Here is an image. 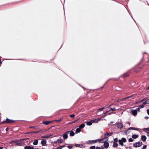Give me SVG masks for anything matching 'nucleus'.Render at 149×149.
<instances>
[{
  "instance_id": "obj_1",
  "label": "nucleus",
  "mask_w": 149,
  "mask_h": 149,
  "mask_svg": "<svg viewBox=\"0 0 149 149\" xmlns=\"http://www.w3.org/2000/svg\"><path fill=\"white\" fill-rule=\"evenodd\" d=\"M142 145V143L141 142H138L133 144V146L135 147H140Z\"/></svg>"
},
{
  "instance_id": "obj_2",
  "label": "nucleus",
  "mask_w": 149,
  "mask_h": 149,
  "mask_svg": "<svg viewBox=\"0 0 149 149\" xmlns=\"http://www.w3.org/2000/svg\"><path fill=\"white\" fill-rule=\"evenodd\" d=\"M97 142V140H89L86 142V143L88 144H94Z\"/></svg>"
},
{
  "instance_id": "obj_3",
  "label": "nucleus",
  "mask_w": 149,
  "mask_h": 149,
  "mask_svg": "<svg viewBox=\"0 0 149 149\" xmlns=\"http://www.w3.org/2000/svg\"><path fill=\"white\" fill-rule=\"evenodd\" d=\"M139 108H138L136 109V110H133L132 111V113L134 116H136L137 114V111H139Z\"/></svg>"
},
{
  "instance_id": "obj_4",
  "label": "nucleus",
  "mask_w": 149,
  "mask_h": 149,
  "mask_svg": "<svg viewBox=\"0 0 149 149\" xmlns=\"http://www.w3.org/2000/svg\"><path fill=\"white\" fill-rule=\"evenodd\" d=\"M70 131H68L65 132L63 135V137L64 139H66L68 138V134L70 132Z\"/></svg>"
},
{
  "instance_id": "obj_5",
  "label": "nucleus",
  "mask_w": 149,
  "mask_h": 149,
  "mask_svg": "<svg viewBox=\"0 0 149 149\" xmlns=\"http://www.w3.org/2000/svg\"><path fill=\"white\" fill-rule=\"evenodd\" d=\"M41 143L42 146H45L46 144V141L45 140L42 139L41 141Z\"/></svg>"
},
{
  "instance_id": "obj_6",
  "label": "nucleus",
  "mask_w": 149,
  "mask_h": 149,
  "mask_svg": "<svg viewBox=\"0 0 149 149\" xmlns=\"http://www.w3.org/2000/svg\"><path fill=\"white\" fill-rule=\"evenodd\" d=\"M75 146L76 147H80L81 148H83L84 147V146L83 144H77L75 145Z\"/></svg>"
},
{
  "instance_id": "obj_7",
  "label": "nucleus",
  "mask_w": 149,
  "mask_h": 149,
  "mask_svg": "<svg viewBox=\"0 0 149 149\" xmlns=\"http://www.w3.org/2000/svg\"><path fill=\"white\" fill-rule=\"evenodd\" d=\"M141 139L143 141H145L146 140V136L142 135L141 136Z\"/></svg>"
},
{
  "instance_id": "obj_8",
  "label": "nucleus",
  "mask_w": 149,
  "mask_h": 149,
  "mask_svg": "<svg viewBox=\"0 0 149 149\" xmlns=\"http://www.w3.org/2000/svg\"><path fill=\"white\" fill-rule=\"evenodd\" d=\"M109 146V143L108 142H105L104 143V146L105 148H108Z\"/></svg>"
},
{
  "instance_id": "obj_9",
  "label": "nucleus",
  "mask_w": 149,
  "mask_h": 149,
  "mask_svg": "<svg viewBox=\"0 0 149 149\" xmlns=\"http://www.w3.org/2000/svg\"><path fill=\"white\" fill-rule=\"evenodd\" d=\"M117 127L119 128H121L123 127V125L121 123H119L117 124Z\"/></svg>"
},
{
  "instance_id": "obj_10",
  "label": "nucleus",
  "mask_w": 149,
  "mask_h": 149,
  "mask_svg": "<svg viewBox=\"0 0 149 149\" xmlns=\"http://www.w3.org/2000/svg\"><path fill=\"white\" fill-rule=\"evenodd\" d=\"M100 120V118H97L92 120V121L93 123H97Z\"/></svg>"
},
{
  "instance_id": "obj_11",
  "label": "nucleus",
  "mask_w": 149,
  "mask_h": 149,
  "mask_svg": "<svg viewBox=\"0 0 149 149\" xmlns=\"http://www.w3.org/2000/svg\"><path fill=\"white\" fill-rule=\"evenodd\" d=\"M52 136V135L47 134L45 136H42L41 137V138H48Z\"/></svg>"
},
{
  "instance_id": "obj_12",
  "label": "nucleus",
  "mask_w": 149,
  "mask_h": 149,
  "mask_svg": "<svg viewBox=\"0 0 149 149\" xmlns=\"http://www.w3.org/2000/svg\"><path fill=\"white\" fill-rule=\"evenodd\" d=\"M12 121L11 120L9 119H7L4 122H3V123H9L12 122Z\"/></svg>"
},
{
  "instance_id": "obj_13",
  "label": "nucleus",
  "mask_w": 149,
  "mask_h": 149,
  "mask_svg": "<svg viewBox=\"0 0 149 149\" xmlns=\"http://www.w3.org/2000/svg\"><path fill=\"white\" fill-rule=\"evenodd\" d=\"M93 123V122L92 120H91L90 121L87 122L86 123V125H91Z\"/></svg>"
},
{
  "instance_id": "obj_14",
  "label": "nucleus",
  "mask_w": 149,
  "mask_h": 149,
  "mask_svg": "<svg viewBox=\"0 0 149 149\" xmlns=\"http://www.w3.org/2000/svg\"><path fill=\"white\" fill-rule=\"evenodd\" d=\"M105 138L102 139H97V142H99L100 143H103L104 141V139Z\"/></svg>"
},
{
  "instance_id": "obj_15",
  "label": "nucleus",
  "mask_w": 149,
  "mask_h": 149,
  "mask_svg": "<svg viewBox=\"0 0 149 149\" xmlns=\"http://www.w3.org/2000/svg\"><path fill=\"white\" fill-rule=\"evenodd\" d=\"M139 136L138 135L134 134L132 136V137L134 139H136Z\"/></svg>"
},
{
  "instance_id": "obj_16",
  "label": "nucleus",
  "mask_w": 149,
  "mask_h": 149,
  "mask_svg": "<svg viewBox=\"0 0 149 149\" xmlns=\"http://www.w3.org/2000/svg\"><path fill=\"white\" fill-rule=\"evenodd\" d=\"M81 131V130L80 128H77L76 130V133H78L79 132Z\"/></svg>"
},
{
  "instance_id": "obj_17",
  "label": "nucleus",
  "mask_w": 149,
  "mask_h": 149,
  "mask_svg": "<svg viewBox=\"0 0 149 149\" xmlns=\"http://www.w3.org/2000/svg\"><path fill=\"white\" fill-rule=\"evenodd\" d=\"M118 142L121 145V146H123V142L121 140H119Z\"/></svg>"
},
{
  "instance_id": "obj_18",
  "label": "nucleus",
  "mask_w": 149,
  "mask_h": 149,
  "mask_svg": "<svg viewBox=\"0 0 149 149\" xmlns=\"http://www.w3.org/2000/svg\"><path fill=\"white\" fill-rule=\"evenodd\" d=\"M143 131L145 132H147V131H149V128H144L143 129Z\"/></svg>"
},
{
  "instance_id": "obj_19",
  "label": "nucleus",
  "mask_w": 149,
  "mask_h": 149,
  "mask_svg": "<svg viewBox=\"0 0 149 149\" xmlns=\"http://www.w3.org/2000/svg\"><path fill=\"white\" fill-rule=\"evenodd\" d=\"M111 133H107L106 134H105L104 136L106 138H107V136H110L111 135Z\"/></svg>"
},
{
  "instance_id": "obj_20",
  "label": "nucleus",
  "mask_w": 149,
  "mask_h": 149,
  "mask_svg": "<svg viewBox=\"0 0 149 149\" xmlns=\"http://www.w3.org/2000/svg\"><path fill=\"white\" fill-rule=\"evenodd\" d=\"M25 149H33V148L30 146H26L25 147Z\"/></svg>"
},
{
  "instance_id": "obj_21",
  "label": "nucleus",
  "mask_w": 149,
  "mask_h": 149,
  "mask_svg": "<svg viewBox=\"0 0 149 149\" xmlns=\"http://www.w3.org/2000/svg\"><path fill=\"white\" fill-rule=\"evenodd\" d=\"M50 123V122L49 121H45L43 122V123L46 125H47L49 124Z\"/></svg>"
},
{
  "instance_id": "obj_22",
  "label": "nucleus",
  "mask_w": 149,
  "mask_h": 149,
  "mask_svg": "<svg viewBox=\"0 0 149 149\" xmlns=\"http://www.w3.org/2000/svg\"><path fill=\"white\" fill-rule=\"evenodd\" d=\"M70 135L71 136H74V133L73 132H70Z\"/></svg>"
},
{
  "instance_id": "obj_23",
  "label": "nucleus",
  "mask_w": 149,
  "mask_h": 149,
  "mask_svg": "<svg viewBox=\"0 0 149 149\" xmlns=\"http://www.w3.org/2000/svg\"><path fill=\"white\" fill-rule=\"evenodd\" d=\"M38 143V141L37 140H36L33 143V144L34 145H37Z\"/></svg>"
},
{
  "instance_id": "obj_24",
  "label": "nucleus",
  "mask_w": 149,
  "mask_h": 149,
  "mask_svg": "<svg viewBox=\"0 0 149 149\" xmlns=\"http://www.w3.org/2000/svg\"><path fill=\"white\" fill-rule=\"evenodd\" d=\"M85 126V124H82L80 125L79 126V127L80 128H82L84 127Z\"/></svg>"
},
{
  "instance_id": "obj_25",
  "label": "nucleus",
  "mask_w": 149,
  "mask_h": 149,
  "mask_svg": "<svg viewBox=\"0 0 149 149\" xmlns=\"http://www.w3.org/2000/svg\"><path fill=\"white\" fill-rule=\"evenodd\" d=\"M118 144L114 142L113 144V147H116L118 146Z\"/></svg>"
},
{
  "instance_id": "obj_26",
  "label": "nucleus",
  "mask_w": 149,
  "mask_h": 149,
  "mask_svg": "<svg viewBox=\"0 0 149 149\" xmlns=\"http://www.w3.org/2000/svg\"><path fill=\"white\" fill-rule=\"evenodd\" d=\"M63 140L62 139L58 140L57 141L58 143H61L63 142Z\"/></svg>"
},
{
  "instance_id": "obj_27",
  "label": "nucleus",
  "mask_w": 149,
  "mask_h": 149,
  "mask_svg": "<svg viewBox=\"0 0 149 149\" xmlns=\"http://www.w3.org/2000/svg\"><path fill=\"white\" fill-rule=\"evenodd\" d=\"M149 103V100H147L143 104L145 105L146 104H147Z\"/></svg>"
},
{
  "instance_id": "obj_28",
  "label": "nucleus",
  "mask_w": 149,
  "mask_h": 149,
  "mask_svg": "<svg viewBox=\"0 0 149 149\" xmlns=\"http://www.w3.org/2000/svg\"><path fill=\"white\" fill-rule=\"evenodd\" d=\"M121 140L123 142H125L126 141V139L124 138H123Z\"/></svg>"
},
{
  "instance_id": "obj_29",
  "label": "nucleus",
  "mask_w": 149,
  "mask_h": 149,
  "mask_svg": "<svg viewBox=\"0 0 149 149\" xmlns=\"http://www.w3.org/2000/svg\"><path fill=\"white\" fill-rule=\"evenodd\" d=\"M65 146H61L57 148L56 149H61L62 148L65 147Z\"/></svg>"
},
{
  "instance_id": "obj_30",
  "label": "nucleus",
  "mask_w": 149,
  "mask_h": 149,
  "mask_svg": "<svg viewBox=\"0 0 149 149\" xmlns=\"http://www.w3.org/2000/svg\"><path fill=\"white\" fill-rule=\"evenodd\" d=\"M145 104L143 103L142 104L140 105L139 106V108H142L144 107Z\"/></svg>"
},
{
  "instance_id": "obj_31",
  "label": "nucleus",
  "mask_w": 149,
  "mask_h": 149,
  "mask_svg": "<svg viewBox=\"0 0 149 149\" xmlns=\"http://www.w3.org/2000/svg\"><path fill=\"white\" fill-rule=\"evenodd\" d=\"M22 144H23V143L22 142H20L17 144V145L20 146L22 145Z\"/></svg>"
},
{
  "instance_id": "obj_32",
  "label": "nucleus",
  "mask_w": 149,
  "mask_h": 149,
  "mask_svg": "<svg viewBox=\"0 0 149 149\" xmlns=\"http://www.w3.org/2000/svg\"><path fill=\"white\" fill-rule=\"evenodd\" d=\"M95 147L94 146H93L90 147V149H96Z\"/></svg>"
},
{
  "instance_id": "obj_33",
  "label": "nucleus",
  "mask_w": 149,
  "mask_h": 149,
  "mask_svg": "<svg viewBox=\"0 0 149 149\" xmlns=\"http://www.w3.org/2000/svg\"><path fill=\"white\" fill-rule=\"evenodd\" d=\"M129 142H133V140L132 138H130L129 139Z\"/></svg>"
},
{
  "instance_id": "obj_34",
  "label": "nucleus",
  "mask_w": 149,
  "mask_h": 149,
  "mask_svg": "<svg viewBox=\"0 0 149 149\" xmlns=\"http://www.w3.org/2000/svg\"><path fill=\"white\" fill-rule=\"evenodd\" d=\"M104 109V107H103V108H100L99 109L98 111H102Z\"/></svg>"
},
{
  "instance_id": "obj_35",
  "label": "nucleus",
  "mask_w": 149,
  "mask_h": 149,
  "mask_svg": "<svg viewBox=\"0 0 149 149\" xmlns=\"http://www.w3.org/2000/svg\"><path fill=\"white\" fill-rule=\"evenodd\" d=\"M75 115L73 114L70 116V117L71 118H73L75 116Z\"/></svg>"
},
{
  "instance_id": "obj_36",
  "label": "nucleus",
  "mask_w": 149,
  "mask_h": 149,
  "mask_svg": "<svg viewBox=\"0 0 149 149\" xmlns=\"http://www.w3.org/2000/svg\"><path fill=\"white\" fill-rule=\"evenodd\" d=\"M146 147H147V146L146 145H145L144 146H143L142 149H146Z\"/></svg>"
},
{
  "instance_id": "obj_37",
  "label": "nucleus",
  "mask_w": 149,
  "mask_h": 149,
  "mask_svg": "<svg viewBox=\"0 0 149 149\" xmlns=\"http://www.w3.org/2000/svg\"><path fill=\"white\" fill-rule=\"evenodd\" d=\"M72 147V146H68V147L69 148V149L71 148Z\"/></svg>"
},
{
  "instance_id": "obj_38",
  "label": "nucleus",
  "mask_w": 149,
  "mask_h": 149,
  "mask_svg": "<svg viewBox=\"0 0 149 149\" xmlns=\"http://www.w3.org/2000/svg\"><path fill=\"white\" fill-rule=\"evenodd\" d=\"M115 110H116V109L115 108H111L110 109V110H112V111H115Z\"/></svg>"
},
{
  "instance_id": "obj_39",
  "label": "nucleus",
  "mask_w": 149,
  "mask_h": 149,
  "mask_svg": "<svg viewBox=\"0 0 149 149\" xmlns=\"http://www.w3.org/2000/svg\"><path fill=\"white\" fill-rule=\"evenodd\" d=\"M139 130L138 129H137L135 127H133V130Z\"/></svg>"
},
{
  "instance_id": "obj_40",
  "label": "nucleus",
  "mask_w": 149,
  "mask_h": 149,
  "mask_svg": "<svg viewBox=\"0 0 149 149\" xmlns=\"http://www.w3.org/2000/svg\"><path fill=\"white\" fill-rule=\"evenodd\" d=\"M133 127H130L128 129V130H133Z\"/></svg>"
},
{
  "instance_id": "obj_41",
  "label": "nucleus",
  "mask_w": 149,
  "mask_h": 149,
  "mask_svg": "<svg viewBox=\"0 0 149 149\" xmlns=\"http://www.w3.org/2000/svg\"><path fill=\"white\" fill-rule=\"evenodd\" d=\"M96 149H102L101 148L99 147H97L96 148Z\"/></svg>"
},
{
  "instance_id": "obj_42",
  "label": "nucleus",
  "mask_w": 149,
  "mask_h": 149,
  "mask_svg": "<svg viewBox=\"0 0 149 149\" xmlns=\"http://www.w3.org/2000/svg\"><path fill=\"white\" fill-rule=\"evenodd\" d=\"M62 119H60L59 120H57L56 121H61L62 120Z\"/></svg>"
},
{
  "instance_id": "obj_43",
  "label": "nucleus",
  "mask_w": 149,
  "mask_h": 149,
  "mask_svg": "<svg viewBox=\"0 0 149 149\" xmlns=\"http://www.w3.org/2000/svg\"><path fill=\"white\" fill-rule=\"evenodd\" d=\"M148 118H149V117L148 116H146V117H145V118L146 119H148Z\"/></svg>"
},
{
  "instance_id": "obj_44",
  "label": "nucleus",
  "mask_w": 149,
  "mask_h": 149,
  "mask_svg": "<svg viewBox=\"0 0 149 149\" xmlns=\"http://www.w3.org/2000/svg\"><path fill=\"white\" fill-rule=\"evenodd\" d=\"M147 113L149 115V109L147 110Z\"/></svg>"
},
{
  "instance_id": "obj_45",
  "label": "nucleus",
  "mask_w": 149,
  "mask_h": 149,
  "mask_svg": "<svg viewBox=\"0 0 149 149\" xmlns=\"http://www.w3.org/2000/svg\"><path fill=\"white\" fill-rule=\"evenodd\" d=\"M1 63H2V62L1 61V57H0V64H1Z\"/></svg>"
},
{
  "instance_id": "obj_46",
  "label": "nucleus",
  "mask_w": 149,
  "mask_h": 149,
  "mask_svg": "<svg viewBox=\"0 0 149 149\" xmlns=\"http://www.w3.org/2000/svg\"><path fill=\"white\" fill-rule=\"evenodd\" d=\"M147 136H149V132H148L147 134Z\"/></svg>"
},
{
  "instance_id": "obj_47",
  "label": "nucleus",
  "mask_w": 149,
  "mask_h": 149,
  "mask_svg": "<svg viewBox=\"0 0 149 149\" xmlns=\"http://www.w3.org/2000/svg\"><path fill=\"white\" fill-rule=\"evenodd\" d=\"M114 140L115 141H117V139H114Z\"/></svg>"
},
{
  "instance_id": "obj_48",
  "label": "nucleus",
  "mask_w": 149,
  "mask_h": 149,
  "mask_svg": "<svg viewBox=\"0 0 149 149\" xmlns=\"http://www.w3.org/2000/svg\"><path fill=\"white\" fill-rule=\"evenodd\" d=\"M9 129V128H6V131H7Z\"/></svg>"
},
{
  "instance_id": "obj_49",
  "label": "nucleus",
  "mask_w": 149,
  "mask_h": 149,
  "mask_svg": "<svg viewBox=\"0 0 149 149\" xmlns=\"http://www.w3.org/2000/svg\"><path fill=\"white\" fill-rule=\"evenodd\" d=\"M78 120H76L74 122V123H75L76 122H77V121H78Z\"/></svg>"
},
{
  "instance_id": "obj_50",
  "label": "nucleus",
  "mask_w": 149,
  "mask_h": 149,
  "mask_svg": "<svg viewBox=\"0 0 149 149\" xmlns=\"http://www.w3.org/2000/svg\"><path fill=\"white\" fill-rule=\"evenodd\" d=\"M3 148V147H0V149H2Z\"/></svg>"
},
{
  "instance_id": "obj_51",
  "label": "nucleus",
  "mask_w": 149,
  "mask_h": 149,
  "mask_svg": "<svg viewBox=\"0 0 149 149\" xmlns=\"http://www.w3.org/2000/svg\"><path fill=\"white\" fill-rule=\"evenodd\" d=\"M108 112V111H107L106 112V113H107V112Z\"/></svg>"
},
{
  "instance_id": "obj_52",
  "label": "nucleus",
  "mask_w": 149,
  "mask_h": 149,
  "mask_svg": "<svg viewBox=\"0 0 149 149\" xmlns=\"http://www.w3.org/2000/svg\"><path fill=\"white\" fill-rule=\"evenodd\" d=\"M148 89H149V87L148 88Z\"/></svg>"
}]
</instances>
